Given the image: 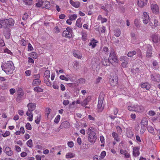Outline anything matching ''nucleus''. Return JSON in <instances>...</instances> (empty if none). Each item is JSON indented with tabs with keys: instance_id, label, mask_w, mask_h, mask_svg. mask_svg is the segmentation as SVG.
Masks as SVG:
<instances>
[{
	"instance_id": "obj_1",
	"label": "nucleus",
	"mask_w": 160,
	"mask_h": 160,
	"mask_svg": "<svg viewBox=\"0 0 160 160\" xmlns=\"http://www.w3.org/2000/svg\"><path fill=\"white\" fill-rule=\"evenodd\" d=\"M2 68L7 74H10L13 73L15 67L12 62L9 61L2 64Z\"/></svg>"
},
{
	"instance_id": "obj_2",
	"label": "nucleus",
	"mask_w": 160,
	"mask_h": 160,
	"mask_svg": "<svg viewBox=\"0 0 160 160\" xmlns=\"http://www.w3.org/2000/svg\"><path fill=\"white\" fill-rule=\"evenodd\" d=\"M88 135V141L89 142L94 143L96 141L97 139V136L95 132L92 130V128H89L87 132Z\"/></svg>"
},
{
	"instance_id": "obj_3",
	"label": "nucleus",
	"mask_w": 160,
	"mask_h": 160,
	"mask_svg": "<svg viewBox=\"0 0 160 160\" xmlns=\"http://www.w3.org/2000/svg\"><path fill=\"white\" fill-rule=\"evenodd\" d=\"M104 97V94L103 92H101L99 95L98 101V108L99 109L102 111L103 109L102 106L103 101Z\"/></svg>"
},
{
	"instance_id": "obj_4",
	"label": "nucleus",
	"mask_w": 160,
	"mask_h": 160,
	"mask_svg": "<svg viewBox=\"0 0 160 160\" xmlns=\"http://www.w3.org/2000/svg\"><path fill=\"white\" fill-rule=\"evenodd\" d=\"M108 61L110 63L112 64L114 63H118V60L114 52L112 51L110 53L109 57L108 58Z\"/></svg>"
},
{
	"instance_id": "obj_5",
	"label": "nucleus",
	"mask_w": 160,
	"mask_h": 160,
	"mask_svg": "<svg viewBox=\"0 0 160 160\" xmlns=\"http://www.w3.org/2000/svg\"><path fill=\"white\" fill-rule=\"evenodd\" d=\"M120 61H122L121 65L123 68H126L128 63V58L125 56H121L120 58Z\"/></svg>"
},
{
	"instance_id": "obj_6",
	"label": "nucleus",
	"mask_w": 160,
	"mask_h": 160,
	"mask_svg": "<svg viewBox=\"0 0 160 160\" xmlns=\"http://www.w3.org/2000/svg\"><path fill=\"white\" fill-rule=\"evenodd\" d=\"M5 26L12 27L13 26L14 24V21L12 18H9L8 19H6L4 20V22Z\"/></svg>"
},
{
	"instance_id": "obj_7",
	"label": "nucleus",
	"mask_w": 160,
	"mask_h": 160,
	"mask_svg": "<svg viewBox=\"0 0 160 160\" xmlns=\"http://www.w3.org/2000/svg\"><path fill=\"white\" fill-rule=\"evenodd\" d=\"M118 78L116 77L110 76L109 78L110 84L112 86L116 85L118 83Z\"/></svg>"
},
{
	"instance_id": "obj_8",
	"label": "nucleus",
	"mask_w": 160,
	"mask_h": 160,
	"mask_svg": "<svg viewBox=\"0 0 160 160\" xmlns=\"http://www.w3.org/2000/svg\"><path fill=\"white\" fill-rule=\"evenodd\" d=\"M149 16L147 13L144 12L143 13V17H142V21L143 23L147 24L149 20Z\"/></svg>"
},
{
	"instance_id": "obj_9",
	"label": "nucleus",
	"mask_w": 160,
	"mask_h": 160,
	"mask_svg": "<svg viewBox=\"0 0 160 160\" xmlns=\"http://www.w3.org/2000/svg\"><path fill=\"white\" fill-rule=\"evenodd\" d=\"M27 107L28 108V111L32 112L35 109L36 104L35 103L30 102L28 104Z\"/></svg>"
},
{
	"instance_id": "obj_10",
	"label": "nucleus",
	"mask_w": 160,
	"mask_h": 160,
	"mask_svg": "<svg viewBox=\"0 0 160 160\" xmlns=\"http://www.w3.org/2000/svg\"><path fill=\"white\" fill-rule=\"evenodd\" d=\"M151 7L153 13L157 14L159 12V8L157 5L152 4Z\"/></svg>"
},
{
	"instance_id": "obj_11",
	"label": "nucleus",
	"mask_w": 160,
	"mask_h": 160,
	"mask_svg": "<svg viewBox=\"0 0 160 160\" xmlns=\"http://www.w3.org/2000/svg\"><path fill=\"white\" fill-rule=\"evenodd\" d=\"M10 30L8 28L6 27L3 30V34L6 38L8 39L10 35Z\"/></svg>"
},
{
	"instance_id": "obj_12",
	"label": "nucleus",
	"mask_w": 160,
	"mask_h": 160,
	"mask_svg": "<svg viewBox=\"0 0 160 160\" xmlns=\"http://www.w3.org/2000/svg\"><path fill=\"white\" fill-rule=\"evenodd\" d=\"M147 50L146 53V56L148 57H150L152 54V46L150 44H148L147 46Z\"/></svg>"
},
{
	"instance_id": "obj_13",
	"label": "nucleus",
	"mask_w": 160,
	"mask_h": 160,
	"mask_svg": "<svg viewBox=\"0 0 160 160\" xmlns=\"http://www.w3.org/2000/svg\"><path fill=\"white\" fill-rule=\"evenodd\" d=\"M152 80L154 81L159 82L160 81V75L159 74H155L151 75Z\"/></svg>"
},
{
	"instance_id": "obj_14",
	"label": "nucleus",
	"mask_w": 160,
	"mask_h": 160,
	"mask_svg": "<svg viewBox=\"0 0 160 160\" xmlns=\"http://www.w3.org/2000/svg\"><path fill=\"white\" fill-rule=\"evenodd\" d=\"M5 153L8 156H11L13 154V152L11 148L9 147H6L4 150Z\"/></svg>"
},
{
	"instance_id": "obj_15",
	"label": "nucleus",
	"mask_w": 160,
	"mask_h": 160,
	"mask_svg": "<svg viewBox=\"0 0 160 160\" xmlns=\"http://www.w3.org/2000/svg\"><path fill=\"white\" fill-rule=\"evenodd\" d=\"M70 126V124L69 122L67 121H65L62 122L60 126L59 127V128L60 129H62V128H68Z\"/></svg>"
},
{
	"instance_id": "obj_16",
	"label": "nucleus",
	"mask_w": 160,
	"mask_h": 160,
	"mask_svg": "<svg viewBox=\"0 0 160 160\" xmlns=\"http://www.w3.org/2000/svg\"><path fill=\"white\" fill-rule=\"evenodd\" d=\"M91 100V97L88 96L86 98L84 99L82 102L81 105L83 106H85Z\"/></svg>"
},
{
	"instance_id": "obj_17",
	"label": "nucleus",
	"mask_w": 160,
	"mask_h": 160,
	"mask_svg": "<svg viewBox=\"0 0 160 160\" xmlns=\"http://www.w3.org/2000/svg\"><path fill=\"white\" fill-rule=\"evenodd\" d=\"M72 33L71 32L64 30L62 33V35L67 38H71L72 37Z\"/></svg>"
},
{
	"instance_id": "obj_18",
	"label": "nucleus",
	"mask_w": 160,
	"mask_h": 160,
	"mask_svg": "<svg viewBox=\"0 0 160 160\" xmlns=\"http://www.w3.org/2000/svg\"><path fill=\"white\" fill-rule=\"evenodd\" d=\"M50 7V4L49 2L47 1H43L42 6V8H45L48 9Z\"/></svg>"
},
{
	"instance_id": "obj_19",
	"label": "nucleus",
	"mask_w": 160,
	"mask_h": 160,
	"mask_svg": "<svg viewBox=\"0 0 160 160\" xmlns=\"http://www.w3.org/2000/svg\"><path fill=\"white\" fill-rule=\"evenodd\" d=\"M148 124V121L147 119L145 117L143 118L141 122V126L146 127Z\"/></svg>"
},
{
	"instance_id": "obj_20",
	"label": "nucleus",
	"mask_w": 160,
	"mask_h": 160,
	"mask_svg": "<svg viewBox=\"0 0 160 160\" xmlns=\"http://www.w3.org/2000/svg\"><path fill=\"white\" fill-rule=\"evenodd\" d=\"M126 134L127 137L129 138H131L134 135L133 132L132 130L130 129H128L126 131Z\"/></svg>"
},
{
	"instance_id": "obj_21",
	"label": "nucleus",
	"mask_w": 160,
	"mask_h": 160,
	"mask_svg": "<svg viewBox=\"0 0 160 160\" xmlns=\"http://www.w3.org/2000/svg\"><path fill=\"white\" fill-rule=\"evenodd\" d=\"M70 2L73 6L76 8H78L80 4V3L79 2H74L72 0H70Z\"/></svg>"
},
{
	"instance_id": "obj_22",
	"label": "nucleus",
	"mask_w": 160,
	"mask_h": 160,
	"mask_svg": "<svg viewBox=\"0 0 160 160\" xmlns=\"http://www.w3.org/2000/svg\"><path fill=\"white\" fill-rule=\"evenodd\" d=\"M145 0H138V6L141 8H142L144 6H145L146 5V3L145 2Z\"/></svg>"
},
{
	"instance_id": "obj_23",
	"label": "nucleus",
	"mask_w": 160,
	"mask_h": 160,
	"mask_svg": "<svg viewBox=\"0 0 160 160\" xmlns=\"http://www.w3.org/2000/svg\"><path fill=\"white\" fill-rule=\"evenodd\" d=\"M133 154L135 157H137L139 155V150L137 147H134L133 148Z\"/></svg>"
},
{
	"instance_id": "obj_24",
	"label": "nucleus",
	"mask_w": 160,
	"mask_h": 160,
	"mask_svg": "<svg viewBox=\"0 0 160 160\" xmlns=\"http://www.w3.org/2000/svg\"><path fill=\"white\" fill-rule=\"evenodd\" d=\"M135 107V112H143L144 110V108L142 106L140 105H136Z\"/></svg>"
},
{
	"instance_id": "obj_25",
	"label": "nucleus",
	"mask_w": 160,
	"mask_h": 160,
	"mask_svg": "<svg viewBox=\"0 0 160 160\" xmlns=\"http://www.w3.org/2000/svg\"><path fill=\"white\" fill-rule=\"evenodd\" d=\"M97 42H96L94 38H92L88 45L89 46H91L92 48H93L96 46V43Z\"/></svg>"
},
{
	"instance_id": "obj_26",
	"label": "nucleus",
	"mask_w": 160,
	"mask_h": 160,
	"mask_svg": "<svg viewBox=\"0 0 160 160\" xmlns=\"http://www.w3.org/2000/svg\"><path fill=\"white\" fill-rule=\"evenodd\" d=\"M152 40L154 43H157L160 41V39L157 35L155 34L152 36Z\"/></svg>"
},
{
	"instance_id": "obj_27",
	"label": "nucleus",
	"mask_w": 160,
	"mask_h": 160,
	"mask_svg": "<svg viewBox=\"0 0 160 160\" xmlns=\"http://www.w3.org/2000/svg\"><path fill=\"white\" fill-rule=\"evenodd\" d=\"M73 55L75 57L78 59H80L81 58V54L78 50H75L73 52Z\"/></svg>"
},
{
	"instance_id": "obj_28",
	"label": "nucleus",
	"mask_w": 160,
	"mask_h": 160,
	"mask_svg": "<svg viewBox=\"0 0 160 160\" xmlns=\"http://www.w3.org/2000/svg\"><path fill=\"white\" fill-rule=\"evenodd\" d=\"M102 64L104 66H109L110 62H109L108 59H102Z\"/></svg>"
},
{
	"instance_id": "obj_29",
	"label": "nucleus",
	"mask_w": 160,
	"mask_h": 160,
	"mask_svg": "<svg viewBox=\"0 0 160 160\" xmlns=\"http://www.w3.org/2000/svg\"><path fill=\"white\" fill-rule=\"evenodd\" d=\"M41 81L40 80L33 79L32 82V85L33 86H38L40 85Z\"/></svg>"
},
{
	"instance_id": "obj_30",
	"label": "nucleus",
	"mask_w": 160,
	"mask_h": 160,
	"mask_svg": "<svg viewBox=\"0 0 160 160\" xmlns=\"http://www.w3.org/2000/svg\"><path fill=\"white\" fill-rule=\"evenodd\" d=\"M141 86L142 88H145L147 90H149L150 88V85L147 83L142 84Z\"/></svg>"
},
{
	"instance_id": "obj_31",
	"label": "nucleus",
	"mask_w": 160,
	"mask_h": 160,
	"mask_svg": "<svg viewBox=\"0 0 160 160\" xmlns=\"http://www.w3.org/2000/svg\"><path fill=\"white\" fill-rule=\"evenodd\" d=\"M44 78L46 79H48L50 76V71L49 70H46L44 73Z\"/></svg>"
},
{
	"instance_id": "obj_32",
	"label": "nucleus",
	"mask_w": 160,
	"mask_h": 160,
	"mask_svg": "<svg viewBox=\"0 0 160 160\" xmlns=\"http://www.w3.org/2000/svg\"><path fill=\"white\" fill-rule=\"evenodd\" d=\"M76 24L79 28H81L82 27V25L81 21V18H78L77 20Z\"/></svg>"
},
{
	"instance_id": "obj_33",
	"label": "nucleus",
	"mask_w": 160,
	"mask_h": 160,
	"mask_svg": "<svg viewBox=\"0 0 160 160\" xmlns=\"http://www.w3.org/2000/svg\"><path fill=\"white\" fill-rule=\"evenodd\" d=\"M33 90L34 91L37 92H43V89L39 87H35L33 89Z\"/></svg>"
},
{
	"instance_id": "obj_34",
	"label": "nucleus",
	"mask_w": 160,
	"mask_h": 160,
	"mask_svg": "<svg viewBox=\"0 0 160 160\" xmlns=\"http://www.w3.org/2000/svg\"><path fill=\"white\" fill-rule=\"evenodd\" d=\"M75 155L72 152H68L66 155V158H70L74 157Z\"/></svg>"
},
{
	"instance_id": "obj_35",
	"label": "nucleus",
	"mask_w": 160,
	"mask_h": 160,
	"mask_svg": "<svg viewBox=\"0 0 160 160\" xmlns=\"http://www.w3.org/2000/svg\"><path fill=\"white\" fill-rule=\"evenodd\" d=\"M114 32L115 35L117 37H119L121 33V32L119 29H116L115 30Z\"/></svg>"
},
{
	"instance_id": "obj_36",
	"label": "nucleus",
	"mask_w": 160,
	"mask_h": 160,
	"mask_svg": "<svg viewBox=\"0 0 160 160\" xmlns=\"http://www.w3.org/2000/svg\"><path fill=\"white\" fill-rule=\"evenodd\" d=\"M137 52L135 51H132L129 52L128 54L127 55L128 57H132L133 55L136 54Z\"/></svg>"
},
{
	"instance_id": "obj_37",
	"label": "nucleus",
	"mask_w": 160,
	"mask_h": 160,
	"mask_svg": "<svg viewBox=\"0 0 160 160\" xmlns=\"http://www.w3.org/2000/svg\"><path fill=\"white\" fill-rule=\"evenodd\" d=\"M112 135L115 140L117 141H120L119 139L118 138V135L116 132H113L112 134Z\"/></svg>"
},
{
	"instance_id": "obj_38",
	"label": "nucleus",
	"mask_w": 160,
	"mask_h": 160,
	"mask_svg": "<svg viewBox=\"0 0 160 160\" xmlns=\"http://www.w3.org/2000/svg\"><path fill=\"white\" fill-rule=\"evenodd\" d=\"M41 114H38V115L36 119L35 120V122L37 124H38L41 119Z\"/></svg>"
},
{
	"instance_id": "obj_39",
	"label": "nucleus",
	"mask_w": 160,
	"mask_h": 160,
	"mask_svg": "<svg viewBox=\"0 0 160 160\" xmlns=\"http://www.w3.org/2000/svg\"><path fill=\"white\" fill-rule=\"evenodd\" d=\"M147 129L149 132L154 134V131L153 128L152 127L150 126H148L147 127Z\"/></svg>"
},
{
	"instance_id": "obj_40",
	"label": "nucleus",
	"mask_w": 160,
	"mask_h": 160,
	"mask_svg": "<svg viewBox=\"0 0 160 160\" xmlns=\"http://www.w3.org/2000/svg\"><path fill=\"white\" fill-rule=\"evenodd\" d=\"M23 1L26 5H31L32 4V0H23Z\"/></svg>"
},
{
	"instance_id": "obj_41",
	"label": "nucleus",
	"mask_w": 160,
	"mask_h": 160,
	"mask_svg": "<svg viewBox=\"0 0 160 160\" xmlns=\"http://www.w3.org/2000/svg\"><path fill=\"white\" fill-rule=\"evenodd\" d=\"M43 1L42 0H38V2L36 3V5L38 7H42Z\"/></svg>"
},
{
	"instance_id": "obj_42",
	"label": "nucleus",
	"mask_w": 160,
	"mask_h": 160,
	"mask_svg": "<svg viewBox=\"0 0 160 160\" xmlns=\"http://www.w3.org/2000/svg\"><path fill=\"white\" fill-rule=\"evenodd\" d=\"M60 78L62 80H64L66 81H68L70 79V78L69 77H65L64 75H62L60 76Z\"/></svg>"
},
{
	"instance_id": "obj_43",
	"label": "nucleus",
	"mask_w": 160,
	"mask_h": 160,
	"mask_svg": "<svg viewBox=\"0 0 160 160\" xmlns=\"http://www.w3.org/2000/svg\"><path fill=\"white\" fill-rule=\"evenodd\" d=\"M27 144L28 146L30 148L32 147V142L31 139H30L27 142Z\"/></svg>"
},
{
	"instance_id": "obj_44",
	"label": "nucleus",
	"mask_w": 160,
	"mask_h": 160,
	"mask_svg": "<svg viewBox=\"0 0 160 160\" xmlns=\"http://www.w3.org/2000/svg\"><path fill=\"white\" fill-rule=\"evenodd\" d=\"M44 82L48 86H51L52 85V83L50 80L48 79H45L44 80Z\"/></svg>"
},
{
	"instance_id": "obj_45",
	"label": "nucleus",
	"mask_w": 160,
	"mask_h": 160,
	"mask_svg": "<svg viewBox=\"0 0 160 160\" xmlns=\"http://www.w3.org/2000/svg\"><path fill=\"white\" fill-rule=\"evenodd\" d=\"M136 105H134L133 106H129L128 107V109L130 111H134L136 110Z\"/></svg>"
},
{
	"instance_id": "obj_46",
	"label": "nucleus",
	"mask_w": 160,
	"mask_h": 160,
	"mask_svg": "<svg viewBox=\"0 0 160 160\" xmlns=\"http://www.w3.org/2000/svg\"><path fill=\"white\" fill-rule=\"evenodd\" d=\"M134 23L135 26L137 28H139L140 27V25L138 19H135L134 21Z\"/></svg>"
},
{
	"instance_id": "obj_47",
	"label": "nucleus",
	"mask_w": 160,
	"mask_h": 160,
	"mask_svg": "<svg viewBox=\"0 0 160 160\" xmlns=\"http://www.w3.org/2000/svg\"><path fill=\"white\" fill-rule=\"evenodd\" d=\"M146 128V127L141 126V129L140 131V133L141 134H142L145 131Z\"/></svg>"
},
{
	"instance_id": "obj_48",
	"label": "nucleus",
	"mask_w": 160,
	"mask_h": 160,
	"mask_svg": "<svg viewBox=\"0 0 160 160\" xmlns=\"http://www.w3.org/2000/svg\"><path fill=\"white\" fill-rule=\"evenodd\" d=\"M77 18V15L76 14H73L69 16V18L71 20H74L76 19Z\"/></svg>"
},
{
	"instance_id": "obj_49",
	"label": "nucleus",
	"mask_w": 160,
	"mask_h": 160,
	"mask_svg": "<svg viewBox=\"0 0 160 160\" xmlns=\"http://www.w3.org/2000/svg\"><path fill=\"white\" fill-rule=\"evenodd\" d=\"M106 155V152L105 151H103L102 152L100 157V159H102L104 158Z\"/></svg>"
},
{
	"instance_id": "obj_50",
	"label": "nucleus",
	"mask_w": 160,
	"mask_h": 160,
	"mask_svg": "<svg viewBox=\"0 0 160 160\" xmlns=\"http://www.w3.org/2000/svg\"><path fill=\"white\" fill-rule=\"evenodd\" d=\"M82 40L85 41L87 40V35L86 33H82Z\"/></svg>"
},
{
	"instance_id": "obj_51",
	"label": "nucleus",
	"mask_w": 160,
	"mask_h": 160,
	"mask_svg": "<svg viewBox=\"0 0 160 160\" xmlns=\"http://www.w3.org/2000/svg\"><path fill=\"white\" fill-rule=\"evenodd\" d=\"M33 78L35 80H40V74H34L33 75Z\"/></svg>"
},
{
	"instance_id": "obj_52",
	"label": "nucleus",
	"mask_w": 160,
	"mask_h": 160,
	"mask_svg": "<svg viewBox=\"0 0 160 160\" xmlns=\"http://www.w3.org/2000/svg\"><path fill=\"white\" fill-rule=\"evenodd\" d=\"M60 116L59 115H58L55 119L54 122L56 123H58L60 120Z\"/></svg>"
},
{
	"instance_id": "obj_53",
	"label": "nucleus",
	"mask_w": 160,
	"mask_h": 160,
	"mask_svg": "<svg viewBox=\"0 0 160 160\" xmlns=\"http://www.w3.org/2000/svg\"><path fill=\"white\" fill-rule=\"evenodd\" d=\"M4 20H0V28L2 27H5Z\"/></svg>"
},
{
	"instance_id": "obj_54",
	"label": "nucleus",
	"mask_w": 160,
	"mask_h": 160,
	"mask_svg": "<svg viewBox=\"0 0 160 160\" xmlns=\"http://www.w3.org/2000/svg\"><path fill=\"white\" fill-rule=\"evenodd\" d=\"M26 128L28 130H30L32 129V127L31 124L28 122L26 123L25 125Z\"/></svg>"
},
{
	"instance_id": "obj_55",
	"label": "nucleus",
	"mask_w": 160,
	"mask_h": 160,
	"mask_svg": "<svg viewBox=\"0 0 160 160\" xmlns=\"http://www.w3.org/2000/svg\"><path fill=\"white\" fill-rule=\"evenodd\" d=\"M154 23L153 24V25H152V28L154 29L156 27L158 26V20L155 19L154 21Z\"/></svg>"
},
{
	"instance_id": "obj_56",
	"label": "nucleus",
	"mask_w": 160,
	"mask_h": 160,
	"mask_svg": "<svg viewBox=\"0 0 160 160\" xmlns=\"http://www.w3.org/2000/svg\"><path fill=\"white\" fill-rule=\"evenodd\" d=\"M85 80L84 79L82 78L78 80V82L80 84H83L84 83Z\"/></svg>"
},
{
	"instance_id": "obj_57",
	"label": "nucleus",
	"mask_w": 160,
	"mask_h": 160,
	"mask_svg": "<svg viewBox=\"0 0 160 160\" xmlns=\"http://www.w3.org/2000/svg\"><path fill=\"white\" fill-rule=\"evenodd\" d=\"M10 132L9 131H6L5 133L2 134V136L4 137H6L10 135Z\"/></svg>"
},
{
	"instance_id": "obj_58",
	"label": "nucleus",
	"mask_w": 160,
	"mask_h": 160,
	"mask_svg": "<svg viewBox=\"0 0 160 160\" xmlns=\"http://www.w3.org/2000/svg\"><path fill=\"white\" fill-rule=\"evenodd\" d=\"M148 114L150 116H153L155 114V112L151 110L149 111Z\"/></svg>"
},
{
	"instance_id": "obj_59",
	"label": "nucleus",
	"mask_w": 160,
	"mask_h": 160,
	"mask_svg": "<svg viewBox=\"0 0 160 160\" xmlns=\"http://www.w3.org/2000/svg\"><path fill=\"white\" fill-rule=\"evenodd\" d=\"M68 146L70 148H72L74 145L73 142L72 141L68 142Z\"/></svg>"
},
{
	"instance_id": "obj_60",
	"label": "nucleus",
	"mask_w": 160,
	"mask_h": 160,
	"mask_svg": "<svg viewBox=\"0 0 160 160\" xmlns=\"http://www.w3.org/2000/svg\"><path fill=\"white\" fill-rule=\"evenodd\" d=\"M116 129L117 130V132L118 133H121L122 132V130L121 128L119 126H117L116 127Z\"/></svg>"
},
{
	"instance_id": "obj_61",
	"label": "nucleus",
	"mask_w": 160,
	"mask_h": 160,
	"mask_svg": "<svg viewBox=\"0 0 160 160\" xmlns=\"http://www.w3.org/2000/svg\"><path fill=\"white\" fill-rule=\"evenodd\" d=\"M31 56L34 58H36L37 57V54L36 53L33 52L31 53Z\"/></svg>"
},
{
	"instance_id": "obj_62",
	"label": "nucleus",
	"mask_w": 160,
	"mask_h": 160,
	"mask_svg": "<svg viewBox=\"0 0 160 160\" xmlns=\"http://www.w3.org/2000/svg\"><path fill=\"white\" fill-rule=\"evenodd\" d=\"M25 73L26 76H29L30 75L31 73V71L29 70H26L25 72Z\"/></svg>"
},
{
	"instance_id": "obj_63",
	"label": "nucleus",
	"mask_w": 160,
	"mask_h": 160,
	"mask_svg": "<svg viewBox=\"0 0 160 160\" xmlns=\"http://www.w3.org/2000/svg\"><path fill=\"white\" fill-rule=\"evenodd\" d=\"M24 94L23 92H21L20 94L18 95V97L22 99H23Z\"/></svg>"
},
{
	"instance_id": "obj_64",
	"label": "nucleus",
	"mask_w": 160,
	"mask_h": 160,
	"mask_svg": "<svg viewBox=\"0 0 160 160\" xmlns=\"http://www.w3.org/2000/svg\"><path fill=\"white\" fill-rule=\"evenodd\" d=\"M28 17V15L27 14V13H25L24 15L22 17V19L23 20H26Z\"/></svg>"
}]
</instances>
